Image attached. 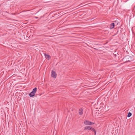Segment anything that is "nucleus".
Here are the masks:
<instances>
[{
  "mask_svg": "<svg viewBox=\"0 0 135 135\" xmlns=\"http://www.w3.org/2000/svg\"><path fill=\"white\" fill-rule=\"evenodd\" d=\"M84 123L86 125H91L94 124V123H92L91 122H89L88 120L85 121Z\"/></svg>",
  "mask_w": 135,
  "mask_h": 135,
  "instance_id": "20e7f679",
  "label": "nucleus"
},
{
  "mask_svg": "<svg viewBox=\"0 0 135 135\" xmlns=\"http://www.w3.org/2000/svg\"><path fill=\"white\" fill-rule=\"evenodd\" d=\"M11 14L12 15H16V14L15 13H12Z\"/></svg>",
  "mask_w": 135,
  "mask_h": 135,
  "instance_id": "9b49d317",
  "label": "nucleus"
},
{
  "mask_svg": "<svg viewBox=\"0 0 135 135\" xmlns=\"http://www.w3.org/2000/svg\"><path fill=\"white\" fill-rule=\"evenodd\" d=\"M94 49H95V50L97 49H96V48H94Z\"/></svg>",
  "mask_w": 135,
  "mask_h": 135,
  "instance_id": "4468645a",
  "label": "nucleus"
},
{
  "mask_svg": "<svg viewBox=\"0 0 135 135\" xmlns=\"http://www.w3.org/2000/svg\"><path fill=\"white\" fill-rule=\"evenodd\" d=\"M123 59L126 60V62H130L133 60V58L131 56L128 55L125 56Z\"/></svg>",
  "mask_w": 135,
  "mask_h": 135,
  "instance_id": "f257e3e1",
  "label": "nucleus"
},
{
  "mask_svg": "<svg viewBox=\"0 0 135 135\" xmlns=\"http://www.w3.org/2000/svg\"><path fill=\"white\" fill-rule=\"evenodd\" d=\"M90 130H91V131H92L93 132H94L95 133V135L96 134V131L95 129L91 127Z\"/></svg>",
  "mask_w": 135,
  "mask_h": 135,
  "instance_id": "1a4fd4ad",
  "label": "nucleus"
},
{
  "mask_svg": "<svg viewBox=\"0 0 135 135\" xmlns=\"http://www.w3.org/2000/svg\"><path fill=\"white\" fill-rule=\"evenodd\" d=\"M114 27V23H113L110 25V29H112Z\"/></svg>",
  "mask_w": 135,
  "mask_h": 135,
  "instance_id": "0eeeda50",
  "label": "nucleus"
},
{
  "mask_svg": "<svg viewBox=\"0 0 135 135\" xmlns=\"http://www.w3.org/2000/svg\"><path fill=\"white\" fill-rule=\"evenodd\" d=\"M35 18H38L37 17H35Z\"/></svg>",
  "mask_w": 135,
  "mask_h": 135,
  "instance_id": "f8f14e48",
  "label": "nucleus"
},
{
  "mask_svg": "<svg viewBox=\"0 0 135 135\" xmlns=\"http://www.w3.org/2000/svg\"><path fill=\"white\" fill-rule=\"evenodd\" d=\"M57 74L56 73V72L52 70L51 72V76L55 78L56 77Z\"/></svg>",
  "mask_w": 135,
  "mask_h": 135,
  "instance_id": "7ed1b4c3",
  "label": "nucleus"
},
{
  "mask_svg": "<svg viewBox=\"0 0 135 135\" xmlns=\"http://www.w3.org/2000/svg\"><path fill=\"white\" fill-rule=\"evenodd\" d=\"M37 90V88H34L32 91L30 93L29 96L30 97H32L35 95V93Z\"/></svg>",
  "mask_w": 135,
  "mask_h": 135,
  "instance_id": "f03ea898",
  "label": "nucleus"
},
{
  "mask_svg": "<svg viewBox=\"0 0 135 135\" xmlns=\"http://www.w3.org/2000/svg\"><path fill=\"white\" fill-rule=\"evenodd\" d=\"M83 109L82 108L80 109L79 111V115H82L83 114Z\"/></svg>",
  "mask_w": 135,
  "mask_h": 135,
  "instance_id": "39448f33",
  "label": "nucleus"
},
{
  "mask_svg": "<svg viewBox=\"0 0 135 135\" xmlns=\"http://www.w3.org/2000/svg\"><path fill=\"white\" fill-rule=\"evenodd\" d=\"M83 4V3H81V4H80V5H81Z\"/></svg>",
  "mask_w": 135,
  "mask_h": 135,
  "instance_id": "ddd939ff",
  "label": "nucleus"
},
{
  "mask_svg": "<svg viewBox=\"0 0 135 135\" xmlns=\"http://www.w3.org/2000/svg\"><path fill=\"white\" fill-rule=\"evenodd\" d=\"M132 115V114L130 112H129L128 114L127 115V117H130V116H131Z\"/></svg>",
  "mask_w": 135,
  "mask_h": 135,
  "instance_id": "9d476101",
  "label": "nucleus"
},
{
  "mask_svg": "<svg viewBox=\"0 0 135 135\" xmlns=\"http://www.w3.org/2000/svg\"><path fill=\"white\" fill-rule=\"evenodd\" d=\"M45 56L46 59H47L48 60H49L51 58L49 55L46 54L45 53L44 54Z\"/></svg>",
  "mask_w": 135,
  "mask_h": 135,
  "instance_id": "423d86ee",
  "label": "nucleus"
},
{
  "mask_svg": "<svg viewBox=\"0 0 135 135\" xmlns=\"http://www.w3.org/2000/svg\"><path fill=\"white\" fill-rule=\"evenodd\" d=\"M91 127L90 126H86L85 127V130H90Z\"/></svg>",
  "mask_w": 135,
  "mask_h": 135,
  "instance_id": "6e6552de",
  "label": "nucleus"
}]
</instances>
